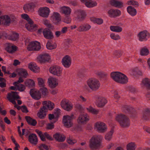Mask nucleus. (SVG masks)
<instances>
[{
  "instance_id": "nucleus-49",
  "label": "nucleus",
  "mask_w": 150,
  "mask_h": 150,
  "mask_svg": "<svg viewBox=\"0 0 150 150\" xmlns=\"http://www.w3.org/2000/svg\"><path fill=\"white\" fill-rule=\"evenodd\" d=\"M113 132V130L111 129L110 132H108L106 134L105 137L106 140L109 141L111 139L112 137Z\"/></svg>"
},
{
  "instance_id": "nucleus-1",
  "label": "nucleus",
  "mask_w": 150,
  "mask_h": 150,
  "mask_svg": "<svg viewBox=\"0 0 150 150\" xmlns=\"http://www.w3.org/2000/svg\"><path fill=\"white\" fill-rule=\"evenodd\" d=\"M115 119L119 122L120 126L122 127H127L130 125V120L125 115L122 114L117 115L115 117Z\"/></svg>"
},
{
  "instance_id": "nucleus-53",
  "label": "nucleus",
  "mask_w": 150,
  "mask_h": 150,
  "mask_svg": "<svg viewBox=\"0 0 150 150\" xmlns=\"http://www.w3.org/2000/svg\"><path fill=\"white\" fill-rule=\"evenodd\" d=\"M35 131L40 137L42 141H45V137L44 135V133L43 134L42 132L38 129L36 130Z\"/></svg>"
},
{
  "instance_id": "nucleus-31",
  "label": "nucleus",
  "mask_w": 150,
  "mask_h": 150,
  "mask_svg": "<svg viewBox=\"0 0 150 150\" xmlns=\"http://www.w3.org/2000/svg\"><path fill=\"white\" fill-rule=\"evenodd\" d=\"M43 106H45L49 110H52L54 107V104L50 101H45L43 102Z\"/></svg>"
},
{
  "instance_id": "nucleus-5",
  "label": "nucleus",
  "mask_w": 150,
  "mask_h": 150,
  "mask_svg": "<svg viewBox=\"0 0 150 150\" xmlns=\"http://www.w3.org/2000/svg\"><path fill=\"white\" fill-rule=\"evenodd\" d=\"M62 69L60 67L57 65L51 66L49 69L51 73L58 76H62Z\"/></svg>"
},
{
  "instance_id": "nucleus-16",
  "label": "nucleus",
  "mask_w": 150,
  "mask_h": 150,
  "mask_svg": "<svg viewBox=\"0 0 150 150\" xmlns=\"http://www.w3.org/2000/svg\"><path fill=\"white\" fill-rule=\"evenodd\" d=\"M107 103V100L105 98L103 97L99 96L96 98V104L98 107H102Z\"/></svg>"
},
{
  "instance_id": "nucleus-64",
  "label": "nucleus",
  "mask_w": 150,
  "mask_h": 150,
  "mask_svg": "<svg viewBox=\"0 0 150 150\" xmlns=\"http://www.w3.org/2000/svg\"><path fill=\"white\" fill-rule=\"evenodd\" d=\"M64 20V21L67 23H69L71 21V18L69 17V16H66Z\"/></svg>"
},
{
  "instance_id": "nucleus-41",
  "label": "nucleus",
  "mask_w": 150,
  "mask_h": 150,
  "mask_svg": "<svg viewBox=\"0 0 150 150\" xmlns=\"http://www.w3.org/2000/svg\"><path fill=\"white\" fill-rule=\"evenodd\" d=\"M17 47L14 45H9L6 47V50L9 53H12L15 52L17 50Z\"/></svg>"
},
{
  "instance_id": "nucleus-19",
  "label": "nucleus",
  "mask_w": 150,
  "mask_h": 150,
  "mask_svg": "<svg viewBox=\"0 0 150 150\" xmlns=\"http://www.w3.org/2000/svg\"><path fill=\"white\" fill-rule=\"evenodd\" d=\"M50 9L47 7L40 8L38 11L39 15L43 17L47 18L50 13Z\"/></svg>"
},
{
  "instance_id": "nucleus-14",
  "label": "nucleus",
  "mask_w": 150,
  "mask_h": 150,
  "mask_svg": "<svg viewBox=\"0 0 150 150\" xmlns=\"http://www.w3.org/2000/svg\"><path fill=\"white\" fill-rule=\"evenodd\" d=\"M28 23L25 25L27 29L29 31H34L37 28V25L35 24H33V22L29 17L26 20Z\"/></svg>"
},
{
  "instance_id": "nucleus-22",
  "label": "nucleus",
  "mask_w": 150,
  "mask_h": 150,
  "mask_svg": "<svg viewBox=\"0 0 150 150\" xmlns=\"http://www.w3.org/2000/svg\"><path fill=\"white\" fill-rule=\"evenodd\" d=\"M109 16L110 17L114 18L120 15L121 12L118 9H111L108 12Z\"/></svg>"
},
{
  "instance_id": "nucleus-35",
  "label": "nucleus",
  "mask_w": 150,
  "mask_h": 150,
  "mask_svg": "<svg viewBox=\"0 0 150 150\" xmlns=\"http://www.w3.org/2000/svg\"><path fill=\"white\" fill-rule=\"evenodd\" d=\"M8 38L9 40L16 41L19 38V35L17 33L12 32L11 34L8 35Z\"/></svg>"
},
{
  "instance_id": "nucleus-25",
  "label": "nucleus",
  "mask_w": 150,
  "mask_h": 150,
  "mask_svg": "<svg viewBox=\"0 0 150 150\" xmlns=\"http://www.w3.org/2000/svg\"><path fill=\"white\" fill-rule=\"evenodd\" d=\"M29 142L32 144L36 145L38 142V139L36 135L34 134H30L28 137Z\"/></svg>"
},
{
  "instance_id": "nucleus-43",
  "label": "nucleus",
  "mask_w": 150,
  "mask_h": 150,
  "mask_svg": "<svg viewBox=\"0 0 150 150\" xmlns=\"http://www.w3.org/2000/svg\"><path fill=\"white\" fill-rule=\"evenodd\" d=\"M142 118L144 120H149L148 108L145 109L143 111Z\"/></svg>"
},
{
  "instance_id": "nucleus-15",
  "label": "nucleus",
  "mask_w": 150,
  "mask_h": 150,
  "mask_svg": "<svg viewBox=\"0 0 150 150\" xmlns=\"http://www.w3.org/2000/svg\"><path fill=\"white\" fill-rule=\"evenodd\" d=\"M28 23L25 25L27 29L29 31H34L37 28V25L35 24H33V22L29 17L26 20Z\"/></svg>"
},
{
  "instance_id": "nucleus-58",
  "label": "nucleus",
  "mask_w": 150,
  "mask_h": 150,
  "mask_svg": "<svg viewBox=\"0 0 150 150\" xmlns=\"http://www.w3.org/2000/svg\"><path fill=\"white\" fill-rule=\"evenodd\" d=\"M15 86L17 87V89L21 92L23 91L25 89V86L21 84H17V86Z\"/></svg>"
},
{
  "instance_id": "nucleus-51",
  "label": "nucleus",
  "mask_w": 150,
  "mask_h": 150,
  "mask_svg": "<svg viewBox=\"0 0 150 150\" xmlns=\"http://www.w3.org/2000/svg\"><path fill=\"white\" fill-rule=\"evenodd\" d=\"M46 47L48 49L52 50L55 49L57 45L55 44H52L50 41H48L46 44Z\"/></svg>"
},
{
  "instance_id": "nucleus-13",
  "label": "nucleus",
  "mask_w": 150,
  "mask_h": 150,
  "mask_svg": "<svg viewBox=\"0 0 150 150\" xmlns=\"http://www.w3.org/2000/svg\"><path fill=\"white\" fill-rule=\"evenodd\" d=\"M29 51H38L41 48L40 43L38 42H33L30 43L27 47Z\"/></svg>"
},
{
  "instance_id": "nucleus-30",
  "label": "nucleus",
  "mask_w": 150,
  "mask_h": 150,
  "mask_svg": "<svg viewBox=\"0 0 150 150\" xmlns=\"http://www.w3.org/2000/svg\"><path fill=\"white\" fill-rule=\"evenodd\" d=\"M110 4L112 6L118 8H120L123 6V3L117 0H110Z\"/></svg>"
},
{
  "instance_id": "nucleus-17",
  "label": "nucleus",
  "mask_w": 150,
  "mask_h": 150,
  "mask_svg": "<svg viewBox=\"0 0 150 150\" xmlns=\"http://www.w3.org/2000/svg\"><path fill=\"white\" fill-rule=\"evenodd\" d=\"M47 82L51 88H54L58 85V80L55 78L52 77L48 79Z\"/></svg>"
},
{
  "instance_id": "nucleus-54",
  "label": "nucleus",
  "mask_w": 150,
  "mask_h": 150,
  "mask_svg": "<svg viewBox=\"0 0 150 150\" xmlns=\"http://www.w3.org/2000/svg\"><path fill=\"white\" fill-rule=\"evenodd\" d=\"M37 80L38 85L42 87H45V80L40 78H38Z\"/></svg>"
},
{
  "instance_id": "nucleus-9",
  "label": "nucleus",
  "mask_w": 150,
  "mask_h": 150,
  "mask_svg": "<svg viewBox=\"0 0 150 150\" xmlns=\"http://www.w3.org/2000/svg\"><path fill=\"white\" fill-rule=\"evenodd\" d=\"M7 98L8 100L13 104H16L15 100L20 98L18 93L16 92L11 91L8 93Z\"/></svg>"
},
{
  "instance_id": "nucleus-34",
  "label": "nucleus",
  "mask_w": 150,
  "mask_h": 150,
  "mask_svg": "<svg viewBox=\"0 0 150 150\" xmlns=\"http://www.w3.org/2000/svg\"><path fill=\"white\" fill-rule=\"evenodd\" d=\"M25 119L28 124L30 125L35 126L37 123L35 120L32 119L29 116H26Z\"/></svg>"
},
{
  "instance_id": "nucleus-38",
  "label": "nucleus",
  "mask_w": 150,
  "mask_h": 150,
  "mask_svg": "<svg viewBox=\"0 0 150 150\" xmlns=\"http://www.w3.org/2000/svg\"><path fill=\"white\" fill-rule=\"evenodd\" d=\"M28 68L30 70L35 73L38 72L39 71V69L35 64L30 63L29 64Z\"/></svg>"
},
{
  "instance_id": "nucleus-50",
  "label": "nucleus",
  "mask_w": 150,
  "mask_h": 150,
  "mask_svg": "<svg viewBox=\"0 0 150 150\" xmlns=\"http://www.w3.org/2000/svg\"><path fill=\"white\" fill-rule=\"evenodd\" d=\"M149 53V50L146 47L142 48L140 51V54L142 56L147 55Z\"/></svg>"
},
{
  "instance_id": "nucleus-11",
  "label": "nucleus",
  "mask_w": 150,
  "mask_h": 150,
  "mask_svg": "<svg viewBox=\"0 0 150 150\" xmlns=\"http://www.w3.org/2000/svg\"><path fill=\"white\" fill-rule=\"evenodd\" d=\"M72 59L71 57L69 55L65 56L62 59V63L63 66L66 68L70 67L71 65Z\"/></svg>"
},
{
  "instance_id": "nucleus-47",
  "label": "nucleus",
  "mask_w": 150,
  "mask_h": 150,
  "mask_svg": "<svg viewBox=\"0 0 150 150\" xmlns=\"http://www.w3.org/2000/svg\"><path fill=\"white\" fill-rule=\"evenodd\" d=\"M90 19L91 21H93L94 23L99 25L102 24L103 22V20L100 18L92 17L90 18Z\"/></svg>"
},
{
  "instance_id": "nucleus-20",
  "label": "nucleus",
  "mask_w": 150,
  "mask_h": 150,
  "mask_svg": "<svg viewBox=\"0 0 150 150\" xmlns=\"http://www.w3.org/2000/svg\"><path fill=\"white\" fill-rule=\"evenodd\" d=\"M42 33L44 37L46 39L50 40L54 38L52 32L48 28L44 29L42 31Z\"/></svg>"
},
{
  "instance_id": "nucleus-62",
  "label": "nucleus",
  "mask_w": 150,
  "mask_h": 150,
  "mask_svg": "<svg viewBox=\"0 0 150 150\" xmlns=\"http://www.w3.org/2000/svg\"><path fill=\"white\" fill-rule=\"evenodd\" d=\"M67 142L70 144H73L76 142L77 141L75 139H72L69 138L67 139Z\"/></svg>"
},
{
  "instance_id": "nucleus-32",
  "label": "nucleus",
  "mask_w": 150,
  "mask_h": 150,
  "mask_svg": "<svg viewBox=\"0 0 150 150\" xmlns=\"http://www.w3.org/2000/svg\"><path fill=\"white\" fill-rule=\"evenodd\" d=\"M54 137L56 140L59 142H63L65 139V136L59 133H56L53 135Z\"/></svg>"
},
{
  "instance_id": "nucleus-10",
  "label": "nucleus",
  "mask_w": 150,
  "mask_h": 150,
  "mask_svg": "<svg viewBox=\"0 0 150 150\" xmlns=\"http://www.w3.org/2000/svg\"><path fill=\"white\" fill-rule=\"evenodd\" d=\"M89 119V117L86 113L80 114L77 120L78 123L80 125H83L86 123Z\"/></svg>"
},
{
  "instance_id": "nucleus-37",
  "label": "nucleus",
  "mask_w": 150,
  "mask_h": 150,
  "mask_svg": "<svg viewBox=\"0 0 150 150\" xmlns=\"http://www.w3.org/2000/svg\"><path fill=\"white\" fill-rule=\"evenodd\" d=\"M142 85L148 89H150V79L147 78L143 79L142 81Z\"/></svg>"
},
{
  "instance_id": "nucleus-42",
  "label": "nucleus",
  "mask_w": 150,
  "mask_h": 150,
  "mask_svg": "<svg viewBox=\"0 0 150 150\" xmlns=\"http://www.w3.org/2000/svg\"><path fill=\"white\" fill-rule=\"evenodd\" d=\"M127 9L128 12L132 16H134L136 15L137 14L136 9L132 6H128Z\"/></svg>"
},
{
  "instance_id": "nucleus-45",
  "label": "nucleus",
  "mask_w": 150,
  "mask_h": 150,
  "mask_svg": "<svg viewBox=\"0 0 150 150\" xmlns=\"http://www.w3.org/2000/svg\"><path fill=\"white\" fill-rule=\"evenodd\" d=\"M110 28L112 31L116 32H120L122 30V28L117 26H111Z\"/></svg>"
},
{
  "instance_id": "nucleus-28",
  "label": "nucleus",
  "mask_w": 150,
  "mask_h": 150,
  "mask_svg": "<svg viewBox=\"0 0 150 150\" xmlns=\"http://www.w3.org/2000/svg\"><path fill=\"white\" fill-rule=\"evenodd\" d=\"M0 20L2 23L4 25H8L11 22L10 18L8 16H1Z\"/></svg>"
},
{
  "instance_id": "nucleus-36",
  "label": "nucleus",
  "mask_w": 150,
  "mask_h": 150,
  "mask_svg": "<svg viewBox=\"0 0 150 150\" xmlns=\"http://www.w3.org/2000/svg\"><path fill=\"white\" fill-rule=\"evenodd\" d=\"M128 82V79L127 77L124 74H122L118 82L119 83L124 84Z\"/></svg>"
},
{
  "instance_id": "nucleus-2",
  "label": "nucleus",
  "mask_w": 150,
  "mask_h": 150,
  "mask_svg": "<svg viewBox=\"0 0 150 150\" xmlns=\"http://www.w3.org/2000/svg\"><path fill=\"white\" fill-rule=\"evenodd\" d=\"M102 139V137L100 135L93 136L89 141V146L92 150L98 148L100 146V142Z\"/></svg>"
},
{
  "instance_id": "nucleus-26",
  "label": "nucleus",
  "mask_w": 150,
  "mask_h": 150,
  "mask_svg": "<svg viewBox=\"0 0 150 150\" xmlns=\"http://www.w3.org/2000/svg\"><path fill=\"white\" fill-rule=\"evenodd\" d=\"M35 5L33 3H30L25 4L23 6V9L26 12L32 11L34 10Z\"/></svg>"
},
{
  "instance_id": "nucleus-39",
  "label": "nucleus",
  "mask_w": 150,
  "mask_h": 150,
  "mask_svg": "<svg viewBox=\"0 0 150 150\" xmlns=\"http://www.w3.org/2000/svg\"><path fill=\"white\" fill-rule=\"evenodd\" d=\"M54 20L58 24L61 21V16L60 14L57 12H54L52 16Z\"/></svg>"
},
{
  "instance_id": "nucleus-6",
  "label": "nucleus",
  "mask_w": 150,
  "mask_h": 150,
  "mask_svg": "<svg viewBox=\"0 0 150 150\" xmlns=\"http://www.w3.org/2000/svg\"><path fill=\"white\" fill-rule=\"evenodd\" d=\"M60 105L62 108L67 111H69L73 109L72 104L67 99H64L62 100Z\"/></svg>"
},
{
  "instance_id": "nucleus-29",
  "label": "nucleus",
  "mask_w": 150,
  "mask_h": 150,
  "mask_svg": "<svg viewBox=\"0 0 150 150\" xmlns=\"http://www.w3.org/2000/svg\"><path fill=\"white\" fill-rule=\"evenodd\" d=\"M122 74L118 72H112L110 74V76L113 80L118 83Z\"/></svg>"
},
{
  "instance_id": "nucleus-4",
  "label": "nucleus",
  "mask_w": 150,
  "mask_h": 150,
  "mask_svg": "<svg viewBox=\"0 0 150 150\" xmlns=\"http://www.w3.org/2000/svg\"><path fill=\"white\" fill-rule=\"evenodd\" d=\"M76 116L74 113H71L70 115H67L63 117L62 122L64 126L67 128H69L73 125L72 120L75 119Z\"/></svg>"
},
{
  "instance_id": "nucleus-48",
  "label": "nucleus",
  "mask_w": 150,
  "mask_h": 150,
  "mask_svg": "<svg viewBox=\"0 0 150 150\" xmlns=\"http://www.w3.org/2000/svg\"><path fill=\"white\" fill-rule=\"evenodd\" d=\"M136 147L134 142H130L127 146V150H135Z\"/></svg>"
},
{
  "instance_id": "nucleus-23",
  "label": "nucleus",
  "mask_w": 150,
  "mask_h": 150,
  "mask_svg": "<svg viewBox=\"0 0 150 150\" xmlns=\"http://www.w3.org/2000/svg\"><path fill=\"white\" fill-rule=\"evenodd\" d=\"M47 109L45 106H43L41 108L39 111L37 113V115L39 118L40 119H44L47 115Z\"/></svg>"
},
{
  "instance_id": "nucleus-55",
  "label": "nucleus",
  "mask_w": 150,
  "mask_h": 150,
  "mask_svg": "<svg viewBox=\"0 0 150 150\" xmlns=\"http://www.w3.org/2000/svg\"><path fill=\"white\" fill-rule=\"evenodd\" d=\"M43 23L47 27L49 28L52 29L54 28V26L50 23V22L47 20H44L43 21Z\"/></svg>"
},
{
  "instance_id": "nucleus-3",
  "label": "nucleus",
  "mask_w": 150,
  "mask_h": 150,
  "mask_svg": "<svg viewBox=\"0 0 150 150\" xmlns=\"http://www.w3.org/2000/svg\"><path fill=\"white\" fill-rule=\"evenodd\" d=\"M86 83L89 88L93 91L98 90L100 86L99 81L95 78H90L87 80Z\"/></svg>"
},
{
  "instance_id": "nucleus-27",
  "label": "nucleus",
  "mask_w": 150,
  "mask_h": 150,
  "mask_svg": "<svg viewBox=\"0 0 150 150\" xmlns=\"http://www.w3.org/2000/svg\"><path fill=\"white\" fill-rule=\"evenodd\" d=\"M60 12L64 14L65 16H69L71 12V9L69 7L63 6L60 8Z\"/></svg>"
},
{
  "instance_id": "nucleus-7",
  "label": "nucleus",
  "mask_w": 150,
  "mask_h": 150,
  "mask_svg": "<svg viewBox=\"0 0 150 150\" xmlns=\"http://www.w3.org/2000/svg\"><path fill=\"white\" fill-rule=\"evenodd\" d=\"M38 61L42 64L49 62L51 60L50 56L47 53L42 54L38 56L37 57Z\"/></svg>"
},
{
  "instance_id": "nucleus-57",
  "label": "nucleus",
  "mask_w": 150,
  "mask_h": 150,
  "mask_svg": "<svg viewBox=\"0 0 150 150\" xmlns=\"http://www.w3.org/2000/svg\"><path fill=\"white\" fill-rule=\"evenodd\" d=\"M123 52L120 50H115L113 52V54L117 57H120L123 54Z\"/></svg>"
},
{
  "instance_id": "nucleus-60",
  "label": "nucleus",
  "mask_w": 150,
  "mask_h": 150,
  "mask_svg": "<svg viewBox=\"0 0 150 150\" xmlns=\"http://www.w3.org/2000/svg\"><path fill=\"white\" fill-rule=\"evenodd\" d=\"M111 38L114 40H117L120 38V37L118 35H115L114 33H112L110 35Z\"/></svg>"
},
{
  "instance_id": "nucleus-61",
  "label": "nucleus",
  "mask_w": 150,
  "mask_h": 150,
  "mask_svg": "<svg viewBox=\"0 0 150 150\" xmlns=\"http://www.w3.org/2000/svg\"><path fill=\"white\" fill-rule=\"evenodd\" d=\"M39 148L40 150H48L49 148L46 145L42 144L39 146Z\"/></svg>"
},
{
  "instance_id": "nucleus-52",
  "label": "nucleus",
  "mask_w": 150,
  "mask_h": 150,
  "mask_svg": "<svg viewBox=\"0 0 150 150\" xmlns=\"http://www.w3.org/2000/svg\"><path fill=\"white\" fill-rule=\"evenodd\" d=\"M85 5L88 7H93L96 6L97 5V3L96 1H88L85 4Z\"/></svg>"
},
{
  "instance_id": "nucleus-18",
  "label": "nucleus",
  "mask_w": 150,
  "mask_h": 150,
  "mask_svg": "<svg viewBox=\"0 0 150 150\" xmlns=\"http://www.w3.org/2000/svg\"><path fill=\"white\" fill-rule=\"evenodd\" d=\"M75 13L78 19L81 21L84 20L86 16L85 11L82 10H78L75 11Z\"/></svg>"
},
{
  "instance_id": "nucleus-44",
  "label": "nucleus",
  "mask_w": 150,
  "mask_h": 150,
  "mask_svg": "<svg viewBox=\"0 0 150 150\" xmlns=\"http://www.w3.org/2000/svg\"><path fill=\"white\" fill-rule=\"evenodd\" d=\"M25 84L27 86L29 87H33L35 85L34 81L31 79H29L26 80L25 82Z\"/></svg>"
},
{
  "instance_id": "nucleus-21",
  "label": "nucleus",
  "mask_w": 150,
  "mask_h": 150,
  "mask_svg": "<svg viewBox=\"0 0 150 150\" xmlns=\"http://www.w3.org/2000/svg\"><path fill=\"white\" fill-rule=\"evenodd\" d=\"M30 94L32 97L36 100H39L41 98V94L40 91L35 89L30 90Z\"/></svg>"
},
{
  "instance_id": "nucleus-56",
  "label": "nucleus",
  "mask_w": 150,
  "mask_h": 150,
  "mask_svg": "<svg viewBox=\"0 0 150 150\" xmlns=\"http://www.w3.org/2000/svg\"><path fill=\"white\" fill-rule=\"evenodd\" d=\"M42 87V88H40V91L41 92L42 94L44 96L47 95L49 93L47 89L45 87Z\"/></svg>"
},
{
  "instance_id": "nucleus-59",
  "label": "nucleus",
  "mask_w": 150,
  "mask_h": 150,
  "mask_svg": "<svg viewBox=\"0 0 150 150\" xmlns=\"http://www.w3.org/2000/svg\"><path fill=\"white\" fill-rule=\"evenodd\" d=\"M127 4L128 5H132L136 7L138 6H139L138 3L135 1L130 0L129 1H127Z\"/></svg>"
},
{
  "instance_id": "nucleus-33",
  "label": "nucleus",
  "mask_w": 150,
  "mask_h": 150,
  "mask_svg": "<svg viewBox=\"0 0 150 150\" xmlns=\"http://www.w3.org/2000/svg\"><path fill=\"white\" fill-rule=\"evenodd\" d=\"M94 73L99 77L101 78L106 77L108 74L105 72L98 70H94Z\"/></svg>"
},
{
  "instance_id": "nucleus-8",
  "label": "nucleus",
  "mask_w": 150,
  "mask_h": 150,
  "mask_svg": "<svg viewBox=\"0 0 150 150\" xmlns=\"http://www.w3.org/2000/svg\"><path fill=\"white\" fill-rule=\"evenodd\" d=\"M95 128L100 133H104L107 131V127L105 124L100 121L96 122L95 124Z\"/></svg>"
},
{
  "instance_id": "nucleus-40",
  "label": "nucleus",
  "mask_w": 150,
  "mask_h": 150,
  "mask_svg": "<svg viewBox=\"0 0 150 150\" xmlns=\"http://www.w3.org/2000/svg\"><path fill=\"white\" fill-rule=\"evenodd\" d=\"M18 75L23 77L26 78L28 75L27 71L25 69H20L18 70Z\"/></svg>"
},
{
  "instance_id": "nucleus-63",
  "label": "nucleus",
  "mask_w": 150,
  "mask_h": 150,
  "mask_svg": "<svg viewBox=\"0 0 150 150\" xmlns=\"http://www.w3.org/2000/svg\"><path fill=\"white\" fill-rule=\"evenodd\" d=\"M24 81V80L21 77L19 78L18 80L17 81L13 83V84L14 86H17V84H19V83H22Z\"/></svg>"
},
{
  "instance_id": "nucleus-46",
  "label": "nucleus",
  "mask_w": 150,
  "mask_h": 150,
  "mask_svg": "<svg viewBox=\"0 0 150 150\" xmlns=\"http://www.w3.org/2000/svg\"><path fill=\"white\" fill-rule=\"evenodd\" d=\"M86 109L89 112L95 115L97 114L99 112V110L96 109L91 106L86 108Z\"/></svg>"
},
{
  "instance_id": "nucleus-24",
  "label": "nucleus",
  "mask_w": 150,
  "mask_h": 150,
  "mask_svg": "<svg viewBox=\"0 0 150 150\" xmlns=\"http://www.w3.org/2000/svg\"><path fill=\"white\" fill-rule=\"evenodd\" d=\"M91 28V25L88 24H84L78 27L77 30L79 32H86L89 30Z\"/></svg>"
},
{
  "instance_id": "nucleus-12",
  "label": "nucleus",
  "mask_w": 150,
  "mask_h": 150,
  "mask_svg": "<svg viewBox=\"0 0 150 150\" xmlns=\"http://www.w3.org/2000/svg\"><path fill=\"white\" fill-rule=\"evenodd\" d=\"M139 40L141 42L147 40L149 37L150 34L146 30H144L140 32L137 35Z\"/></svg>"
}]
</instances>
